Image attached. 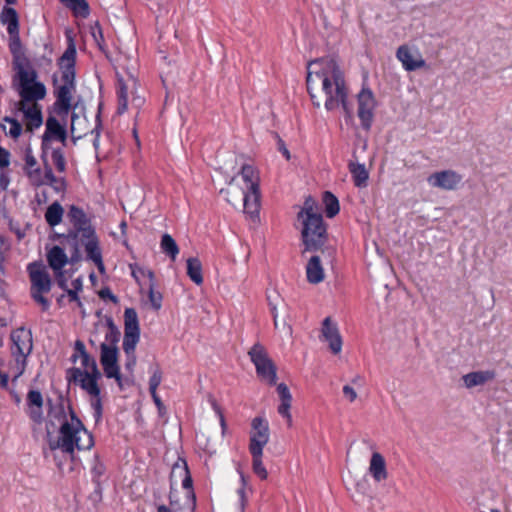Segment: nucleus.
<instances>
[{
  "label": "nucleus",
  "instance_id": "f257e3e1",
  "mask_svg": "<svg viewBox=\"0 0 512 512\" xmlns=\"http://www.w3.org/2000/svg\"><path fill=\"white\" fill-rule=\"evenodd\" d=\"M306 84L314 107L323 105L328 112L342 108L347 117L352 116L349 88L335 59L326 57L308 62Z\"/></svg>",
  "mask_w": 512,
  "mask_h": 512
},
{
  "label": "nucleus",
  "instance_id": "f03ea898",
  "mask_svg": "<svg viewBox=\"0 0 512 512\" xmlns=\"http://www.w3.org/2000/svg\"><path fill=\"white\" fill-rule=\"evenodd\" d=\"M50 417L59 422L57 437H51V451H60L71 461H75V451L90 450L94 446L92 434L85 428L73 409L62 404L51 408Z\"/></svg>",
  "mask_w": 512,
  "mask_h": 512
},
{
  "label": "nucleus",
  "instance_id": "7ed1b4c3",
  "mask_svg": "<svg viewBox=\"0 0 512 512\" xmlns=\"http://www.w3.org/2000/svg\"><path fill=\"white\" fill-rule=\"evenodd\" d=\"M76 47L72 40H70L65 52L58 60L60 70V79L54 77V111L59 116L65 119L71 108L73 94L76 91Z\"/></svg>",
  "mask_w": 512,
  "mask_h": 512
},
{
  "label": "nucleus",
  "instance_id": "20e7f679",
  "mask_svg": "<svg viewBox=\"0 0 512 512\" xmlns=\"http://www.w3.org/2000/svg\"><path fill=\"white\" fill-rule=\"evenodd\" d=\"M238 177L240 181L237 185L241 192L244 213L255 221L258 219L260 207L259 174L255 167L244 164L238 173Z\"/></svg>",
  "mask_w": 512,
  "mask_h": 512
},
{
  "label": "nucleus",
  "instance_id": "39448f33",
  "mask_svg": "<svg viewBox=\"0 0 512 512\" xmlns=\"http://www.w3.org/2000/svg\"><path fill=\"white\" fill-rule=\"evenodd\" d=\"M17 91L20 96L18 103H37L46 96V87L37 81V73L31 68L19 67L17 71Z\"/></svg>",
  "mask_w": 512,
  "mask_h": 512
},
{
  "label": "nucleus",
  "instance_id": "423d86ee",
  "mask_svg": "<svg viewBox=\"0 0 512 512\" xmlns=\"http://www.w3.org/2000/svg\"><path fill=\"white\" fill-rule=\"evenodd\" d=\"M27 271L31 282V297L42 306L44 311L50 307V301L43 296L51 290V277L46 267L41 262H32L28 264Z\"/></svg>",
  "mask_w": 512,
  "mask_h": 512
},
{
  "label": "nucleus",
  "instance_id": "0eeeda50",
  "mask_svg": "<svg viewBox=\"0 0 512 512\" xmlns=\"http://www.w3.org/2000/svg\"><path fill=\"white\" fill-rule=\"evenodd\" d=\"M70 379L78 383L92 398L90 401L95 421L98 422L102 417V403L100 398V388L97 380L100 378V372H83L80 368L69 370Z\"/></svg>",
  "mask_w": 512,
  "mask_h": 512
},
{
  "label": "nucleus",
  "instance_id": "6e6552de",
  "mask_svg": "<svg viewBox=\"0 0 512 512\" xmlns=\"http://www.w3.org/2000/svg\"><path fill=\"white\" fill-rule=\"evenodd\" d=\"M12 355L15 359L16 373L14 378H18L25 370L26 358L33 349L32 333L24 327L14 330L11 334Z\"/></svg>",
  "mask_w": 512,
  "mask_h": 512
},
{
  "label": "nucleus",
  "instance_id": "1a4fd4ad",
  "mask_svg": "<svg viewBox=\"0 0 512 512\" xmlns=\"http://www.w3.org/2000/svg\"><path fill=\"white\" fill-rule=\"evenodd\" d=\"M302 222V241L305 251L315 252L320 250L327 240L326 227L323 217H309Z\"/></svg>",
  "mask_w": 512,
  "mask_h": 512
},
{
  "label": "nucleus",
  "instance_id": "9d476101",
  "mask_svg": "<svg viewBox=\"0 0 512 512\" xmlns=\"http://www.w3.org/2000/svg\"><path fill=\"white\" fill-rule=\"evenodd\" d=\"M248 355L251 362L255 365L258 377L269 385L276 384V366L270 359L264 346L259 343L254 344L249 350Z\"/></svg>",
  "mask_w": 512,
  "mask_h": 512
},
{
  "label": "nucleus",
  "instance_id": "9b49d317",
  "mask_svg": "<svg viewBox=\"0 0 512 512\" xmlns=\"http://www.w3.org/2000/svg\"><path fill=\"white\" fill-rule=\"evenodd\" d=\"M139 339L140 328L137 312L133 308H126L124 311V338L122 344L126 355L135 353Z\"/></svg>",
  "mask_w": 512,
  "mask_h": 512
},
{
  "label": "nucleus",
  "instance_id": "f8f14e48",
  "mask_svg": "<svg viewBox=\"0 0 512 512\" xmlns=\"http://www.w3.org/2000/svg\"><path fill=\"white\" fill-rule=\"evenodd\" d=\"M357 102V115L360 119L361 126L363 129L368 131L372 126L374 110L376 107V100L373 92L369 88H362L357 95Z\"/></svg>",
  "mask_w": 512,
  "mask_h": 512
},
{
  "label": "nucleus",
  "instance_id": "ddd939ff",
  "mask_svg": "<svg viewBox=\"0 0 512 512\" xmlns=\"http://www.w3.org/2000/svg\"><path fill=\"white\" fill-rule=\"evenodd\" d=\"M100 362L107 378H114L122 386L120 369L118 366V348L108 344H101Z\"/></svg>",
  "mask_w": 512,
  "mask_h": 512
},
{
  "label": "nucleus",
  "instance_id": "4468645a",
  "mask_svg": "<svg viewBox=\"0 0 512 512\" xmlns=\"http://www.w3.org/2000/svg\"><path fill=\"white\" fill-rule=\"evenodd\" d=\"M67 217L74 227V231L71 232L69 236L72 235L74 239L85 235L92 236V233L95 231V229L92 227L90 219L83 209L76 205H71L69 207Z\"/></svg>",
  "mask_w": 512,
  "mask_h": 512
},
{
  "label": "nucleus",
  "instance_id": "2eb2a0df",
  "mask_svg": "<svg viewBox=\"0 0 512 512\" xmlns=\"http://www.w3.org/2000/svg\"><path fill=\"white\" fill-rule=\"evenodd\" d=\"M249 451L263 452V448L269 442V425L262 417H255L251 423Z\"/></svg>",
  "mask_w": 512,
  "mask_h": 512
},
{
  "label": "nucleus",
  "instance_id": "dca6fc26",
  "mask_svg": "<svg viewBox=\"0 0 512 512\" xmlns=\"http://www.w3.org/2000/svg\"><path fill=\"white\" fill-rule=\"evenodd\" d=\"M396 58L401 62L403 68L408 71H415L426 66V61L420 51L408 45H401L397 48Z\"/></svg>",
  "mask_w": 512,
  "mask_h": 512
},
{
  "label": "nucleus",
  "instance_id": "f3484780",
  "mask_svg": "<svg viewBox=\"0 0 512 512\" xmlns=\"http://www.w3.org/2000/svg\"><path fill=\"white\" fill-rule=\"evenodd\" d=\"M463 177L454 170H443L432 173L428 178V184L433 188L442 190H455L462 182Z\"/></svg>",
  "mask_w": 512,
  "mask_h": 512
},
{
  "label": "nucleus",
  "instance_id": "a211bd4d",
  "mask_svg": "<svg viewBox=\"0 0 512 512\" xmlns=\"http://www.w3.org/2000/svg\"><path fill=\"white\" fill-rule=\"evenodd\" d=\"M320 338L328 343L329 349L333 354H339L342 350V337L338 326L332 321L331 317H326L322 322Z\"/></svg>",
  "mask_w": 512,
  "mask_h": 512
},
{
  "label": "nucleus",
  "instance_id": "6ab92c4d",
  "mask_svg": "<svg viewBox=\"0 0 512 512\" xmlns=\"http://www.w3.org/2000/svg\"><path fill=\"white\" fill-rule=\"evenodd\" d=\"M67 139V131L65 126L59 122L53 116H49L45 123V132L42 136V149L44 152H47L49 148V143L52 140H58L65 144Z\"/></svg>",
  "mask_w": 512,
  "mask_h": 512
},
{
  "label": "nucleus",
  "instance_id": "aec40b11",
  "mask_svg": "<svg viewBox=\"0 0 512 512\" xmlns=\"http://www.w3.org/2000/svg\"><path fill=\"white\" fill-rule=\"evenodd\" d=\"M78 239L84 246L85 253H86V259L93 262L96 265L98 271L100 273H103L105 271V266L103 263L102 251L99 246V240L96 235V232L94 231L92 233V236L85 235Z\"/></svg>",
  "mask_w": 512,
  "mask_h": 512
},
{
  "label": "nucleus",
  "instance_id": "412c9836",
  "mask_svg": "<svg viewBox=\"0 0 512 512\" xmlns=\"http://www.w3.org/2000/svg\"><path fill=\"white\" fill-rule=\"evenodd\" d=\"M23 171L32 186H43L42 176L44 171L38 166L37 159L33 155L31 148L25 150Z\"/></svg>",
  "mask_w": 512,
  "mask_h": 512
},
{
  "label": "nucleus",
  "instance_id": "4be33fe9",
  "mask_svg": "<svg viewBox=\"0 0 512 512\" xmlns=\"http://www.w3.org/2000/svg\"><path fill=\"white\" fill-rule=\"evenodd\" d=\"M17 109L23 114L27 130L33 131L42 125V111L38 103H17Z\"/></svg>",
  "mask_w": 512,
  "mask_h": 512
},
{
  "label": "nucleus",
  "instance_id": "5701e85b",
  "mask_svg": "<svg viewBox=\"0 0 512 512\" xmlns=\"http://www.w3.org/2000/svg\"><path fill=\"white\" fill-rule=\"evenodd\" d=\"M27 413L35 423L43 420V397L40 391L30 390L27 394Z\"/></svg>",
  "mask_w": 512,
  "mask_h": 512
},
{
  "label": "nucleus",
  "instance_id": "b1692460",
  "mask_svg": "<svg viewBox=\"0 0 512 512\" xmlns=\"http://www.w3.org/2000/svg\"><path fill=\"white\" fill-rule=\"evenodd\" d=\"M277 392L280 397V405L278 407V413L286 419L287 425L289 427L292 426V415L290 413L291 403H292V395L288 386L284 383H280L277 385Z\"/></svg>",
  "mask_w": 512,
  "mask_h": 512
},
{
  "label": "nucleus",
  "instance_id": "393cba45",
  "mask_svg": "<svg viewBox=\"0 0 512 512\" xmlns=\"http://www.w3.org/2000/svg\"><path fill=\"white\" fill-rule=\"evenodd\" d=\"M171 512H194L196 507V496L194 491H188L183 502L176 498L175 492L171 489L169 494Z\"/></svg>",
  "mask_w": 512,
  "mask_h": 512
},
{
  "label": "nucleus",
  "instance_id": "a878e982",
  "mask_svg": "<svg viewBox=\"0 0 512 512\" xmlns=\"http://www.w3.org/2000/svg\"><path fill=\"white\" fill-rule=\"evenodd\" d=\"M171 512H194L196 507V496L194 491H188L183 502L176 498L175 492L171 489L169 494Z\"/></svg>",
  "mask_w": 512,
  "mask_h": 512
},
{
  "label": "nucleus",
  "instance_id": "bb28decb",
  "mask_svg": "<svg viewBox=\"0 0 512 512\" xmlns=\"http://www.w3.org/2000/svg\"><path fill=\"white\" fill-rule=\"evenodd\" d=\"M74 349L75 353L72 355L71 359L73 362H76L78 358L81 360V365L84 368L83 372H99L95 359L91 358L86 352L85 345L82 341L77 340Z\"/></svg>",
  "mask_w": 512,
  "mask_h": 512
},
{
  "label": "nucleus",
  "instance_id": "cd10ccee",
  "mask_svg": "<svg viewBox=\"0 0 512 512\" xmlns=\"http://www.w3.org/2000/svg\"><path fill=\"white\" fill-rule=\"evenodd\" d=\"M369 473L376 482L384 481L388 477L385 459L379 452H374L371 456Z\"/></svg>",
  "mask_w": 512,
  "mask_h": 512
},
{
  "label": "nucleus",
  "instance_id": "c85d7f7f",
  "mask_svg": "<svg viewBox=\"0 0 512 512\" xmlns=\"http://www.w3.org/2000/svg\"><path fill=\"white\" fill-rule=\"evenodd\" d=\"M177 477L182 478V487L186 490V494L188 491H193V481L188 469V465L186 461L181 458H179L173 465L171 471V480Z\"/></svg>",
  "mask_w": 512,
  "mask_h": 512
},
{
  "label": "nucleus",
  "instance_id": "c756f323",
  "mask_svg": "<svg viewBox=\"0 0 512 512\" xmlns=\"http://www.w3.org/2000/svg\"><path fill=\"white\" fill-rule=\"evenodd\" d=\"M307 280L311 284H318L324 280V269L320 257L313 255L306 265Z\"/></svg>",
  "mask_w": 512,
  "mask_h": 512
},
{
  "label": "nucleus",
  "instance_id": "7c9ffc66",
  "mask_svg": "<svg viewBox=\"0 0 512 512\" xmlns=\"http://www.w3.org/2000/svg\"><path fill=\"white\" fill-rule=\"evenodd\" d=\"M47 262L54 272L62 271L68 262V257L60 246H53L47 252Z\"/></svg>",
  "mask_w": 512,
  "mask_h": 512
},
{
  "label": "nucleus",
  "instance_id": "2f4dec72",
  "mask_svg": "<svg viewBox=\"0 0 512 512\" xmlns=\"http://www.w3.org/2000/svg\"><path fill=\"white\" fill-rule=\"evenodd\" d=\"M495 378L494 371L486 370V371H475L465 374L462 377L464 385L467 388H473L475 386L483 385L486 382Z\"/></svg>",
  "mask_w": 512,
  "mask_h": 512
},
{
  "label": "nucleus",
  "instance_id": "473e14b6",
  "mask_svg": "<svg viewBox=\"0 0 512 512\" xmlns=\"http://www.w3.org/2000/svg\"><path fill=\"white\" fill-rule=\"evenodd\" d=\"M354 185L358 188L366 187L369 173L364 164L350 162L348 165Z\"/></svg>",
  "mask_w": 512,
  "mask_h": 512
},
{
  "label": "nucleus",
  "instance_id": "72a5a7b5",
  "mask_svg": "<svg viewBox=\"0 0 512 512\" xmlns=\"http://www.w3.org/2000/svg\"><path fill=\"white\" fill-rule=\"evenodd\" d=\"M0 22L6 25L8 33H15L19 30V17L12 7H4L0 13Z\"/></svg>",
  "mask_w": 512,
  "mask_h": 512
},
{
  "label": "nucleus",
  "instance_id": "f704fd0d",
  "mask_svg": "<svg viewBox=\"0 0 512 512\" xmlns=\"http://www.w3.org/2000/svg\"><path fill=\"white\" fill-rule=\"evenodd\" d=\"M43 185L51 186L56 192H62L65 190L66 182L64 178L56 177L53 173L51 166L45 162L44 174L42 176Z\"/></svg>",
  "mask_w": 512,
  "mask_h": 512
},
{
  "label": "nucleus",
  "instance_id": "c9c22d12",
  "mask_svg": "<svg viewBox=\"0 0 512 512\" xmlns=\"http://www.w3.org/2000/svg\"><path fill=\"white\" fill-rule=\"evenodd\" d=\"M64 209L57 201L50 204L45 212V220L50 227L59 225L62 221Z\"/></svg>",
  "mask_w": 512,
  "mask_h": 512
},
{
  "label": "nucleus",
  "instance_id": "e433bc0d",
  "mask_svg": "<svg viewBox=\"0 0 512 512\" xmlns=\"http://www.w3.org/2000/svg\"><path fill=\"white\" fill-rule=\"evenodd\" d=\"M187 275L196 285L203 283L202 264L198 258L187 259Z\"/></svg>",
  "mask_w": 512,
  "mask_h": 512
},
{
  "label": "nucleus",
  "instance_id": "4c0bfd02",
  "mask_svg": "<svg viewBox=\"0 0 512 512\" xmlns=\"http://www.w3.org/2000/svg\"><path fill=\"white\" fill-rule=\"evenodd\" d=\"M160 248L161 251L168 257H170L172 261H174L177 258V255L179 254V247L176 241L168 233L162 235Z\"/></svg>",
  "mask_w": 512,
  "mask_h": 512
},
{
  "label": "nucleus",
  "instance_id": "58836bf2",
  "mask_svg": "<svg viewBox=\"0 0 512 512\" xmlns=\"http://www.w3.org/2000/svg\"><path fill=\"white\" fill-rule=\"evenodd\" d=\"M2 130L5 134L13 139H18L22 134V125L15 118L6 116L1 124Z\"/></svg>",
  "mask_w": 512,
  "mask_h": 512
},
{
  "label": "nucleus",
  "instance_id": "ea45409f",
  "mask_svg": "<svg viewBox=\"0 0 512 512\" xmlns=\"http://www.w3.org/2000/svg\"><path fill=\"white\" fill-rule=\"evenodd\" d=\"M322 216L318 210V204L314 198L311 196L307 197L304 201V205L301 211L298 213V219L303 221L307 220L309 217H319Z\"/></svg>",
  "mask_w": 512,
  "mask_h": 512
},
{
  "label": "nucleus",
  "instance_id": "a19ab883",
  "mask_svg": "<svg viewBox=\"0 0 512 512\" xmlns=\"http://www.w3.org/2000/svg\"><path fill=\"white\" fill-rule=\"evenodd\" d=\"M106 326L107 331L105 333V341L102 344H108L111 347H117V343L120 340V330L114 324V321L111 317L106 318Z\"/></svg>",
  "mask_w": 512,
  "mask_h": 512
},
{
  "label": "nucleus",
  "instance_id": "79ce46f5",
  "mask_svg": "<svg viewBox=\"0 0 512 512\" xmlns=\"http://www.w3.org/2000/svg\"><path fill=\"white\" fill-rule=\"evenodd\" d=\"M252 456V470L257 477L261 480H266L268 472L263 464L262 457L263 452L260 451H249Z\"/></svg>",
  "mask_w": 512,
  "mask_h": 512
},
{
  "label": "nucleus",
  "instance_id": "37998d69",
  "mask_svg": "<svg viewBox=\"0 0 512 512\" xmlns=\"http://www.w3.org/2000/svg\"><path fill=\"white\" fill-rule=\"evenodd\" d=\"M323 203L325 205V213L328 218H333L339 213V201L331 192L326 191L323 194Z\"/></svg>",
  "mask_w": 512,
  "mask_h": 512
},
{
  "label": "nucleus",
  "instance_id": "c03bdc74",
  "mask_svg": "<svg viewBox=\"0 0 512 512\" xmlns=\"http://www.w3.org/2000/svg\"><path fill=\"white\" fill-rule=\"evenodd\" d=\"M69 7L76 16L87 17L89 15V6L86 0H61Z\"/></svg>",
  "mask_w": 512,
  "mask_h": 512
},
{
  "label": "nucleus",
  "instance_id": "a18cd8bd",
  "mask_svg": "<svg viewBox=\"0 0 512 512\" xmlns=\"http://www.w3.org/2000/svg\"><path fill=\"white\" fill-rule=\"evenodd\" d=\"M117 96H118L117 112H118V114H123L127 110V107H128V93H127V87L122 79H119V81H118Z\"/></svg>",
  "mask_w": 512,
  "mask_h": 512
},
{
  "label": "nucleus",
  "instance_id": "49530a36",
  "mask_svg": "<svg viewBox=\"0 0 512 512\" xmlns=\"http://www.w3.org/2000/svg\"><path fill=\"white\" fill-rule=\"evenodd\" d=\"M148 276L150 278V284L148 289V297L149 301L151 303V306L155 310H159L162 306V295L160 292L155 291L154 289V274L153 272L149 271Z\"/></svg>",
  "mask_w": 512,
  "mask_h": 512
},
{
  "label": "nucleus",
  "instance_id": "de8ad7c7",
  "mask_svg": "<svg viewBox=\"0 0 512 512\" xmlns=\"http://www.w3.org/2000/svg\"><path fill=\"white\" fill-rule=\"evenodd\" d=\"M51 158L56 170L64 173L66 170V160L63 151L59 148L52 149Z\"/></svg>",
  "mask_w": 512,
  "mask_h": 512
},
{
  "label": "nucleus",
  "instance_id": "09e8293b",
  "mask_svg": "<svg viewBox=\"0 0 512 512\" xmlns=\"http://www.w3.org/2000/svg\"><path fill=\"white\" fill-rule=\"evenodd\" d=\"M162 381V372L160 368L155 367L151 369V376L149 379V392L151 395L157 394V388L161 384Z\"/></svg>",
  "mask_w": 512,
  "mask_h": 512
},
{
  "label": "nucleus",
  "instance_id": "8fccbe9b",
  "mask_svg": "<svg viewBox=\"0 0 512 512\" xmlns=\"http://www.w3.org/2000/svg\"><path fill=\"white\" fill-rule=\"evenodd\" d=\"M9 34V49L14 57H19L22 52L19 30Z\"/></svg>",
  "mask_w": 512,
  "mask_h": 512
},
{
  "label": "nucleus",
  "instance_id": "3c124183",
  "mask_svg": "<svg viewBox=\"0 0 512 512\" xmlns=\"http://www.w3.org/2000/svg\"><path fill=\"white\" fill-rule=\"evenodd\" d=\"M240 479H241V483H242V486L237 490V494H238V497H239V505H240V509L241 511L244 510V507H245V504H246V493H245V486H246V481H245V477L243 474L240 475Z\"/></svg>",
  "mask_w": 512,
  "mask_h": 512
},
{
  "label": "nucleus",
  "instance_id": "603ef678",
  "mask_svg": "<svg viewBox=\"0 0 512 512\" xmlns=\"http://www.w3.org/2000/svg\"><path fill=\"white\" fill-rule=\"evenodd\" d=\"M267 299H268V304H269V307H270V311H271L272 316H273V320H276V318H278L277 300L279 299V295L276 292H274L273 294H269L267 296Z\"/></svg>",
  "mask_w": 512,
  "mask_h": 512
},
{
  "label": "nucleus",
  "instance_id": "864d4df0",
  "mask_svg": "<svg viewBox=\"0 0 512 512\" xmlns=\"http://www.w3.org/2000/svg\"><path fill=\"white\" fill-rule=\"evenodd\" d=\"M105 467L102 463H100L97 459L95 460V464L91 469V473L93 475L94 481H98V479L104 474Z\"/></svg>",
  "mask_w": 512,
  "mask_h": 512
},
{
  "label": "nucleus",
  "instance_id": "5fc2aeb1",
  "mask_svg": "<svg viewBox=\"0 0 512 512\" xmlns=\"http://www.w3.org/2000/svg\"><path fill=\"white\" fill-rule=\"evenodd\" d=\"M151 397H152L153 402L155 403V405L157 407L159 416L161 418L165 417L166 414H167V410H166V407L163 404L162 400L160 399L159 395L155 394V395H151Z\"/></svg>",
  "mask_w": 512,
  "mask_h": 512
},
{
  "label": "nucleus",
  "instance_id": "6e6d98bb",
  "mask_svg": "<svg viewBox=\"0 0 512 512\" xmlns=\"http://www.w3.org/2000/svg\"><path fill=\"white\" fill-rule=\"evenodd\" d=\"M10 164V153L0 147V167L3 169V168H7Z\"/></svg>",
  "mask_w": 512,
  "mask_h": 512
},
{
  "label": "nucleus",
  "instance_id": "4d7b16f0",
  "mask_svg": "<svg viewBox=\"0 0 512 512\" xmlns=\"http://www.w3.org/2000/svg\"><path fill=\"white\" fill-rule=\"evenodd\" d=\"M342 391L344 396L349 400V402H353L356 400L357 392L351 386L344 385Z\"/></svg>",
  "mask_w": 512,
  "mask_h": 512
},
{
  "label": "nucleus",
  "instance_id": "13d9d810",
  "mask_svg": "<svg viewBox=\"0 0 512 512\" xmlns=\"http://www.w3.org/2000/svg\"><path fill=\"white\" fill-rule=\"evenodd\" d=\"M10 184V175L7 170H3L0 173V188L6 190Z\"/></svg>",
  "mask_w": 512,
  "mask_h": 512
},
{
  "label": "nucleus",
  "instance_id": "bf43d9fd",
  "mask_svg": "<svg viewBox=\"0 0 512 512\" xmlns=\"http://www.w3.org/2000/svg\"><path fill=\"white\" fill-rule=\"evenodd\" d=\"M55 275H56V278H57V284L58 286L67 291L68 287H67V280L66 278L64 277V274H63V271H58V272H55Z\"/></svg>",
  "mask_w": 512,
  "mask_h": 512
},
{
  "label": "nucleus",
  "instance_id": "052dcab7",
  "mask_svg": "<svg viewBox=\"0 0 512 512\" xmlns=\"http://www.w3.org/2000/svg\"><path fill=\"white\" fill-rule=\"evenodd\" d=\"M66 293L71 302H76L78 304V306L82 305L80 298L78 296V292L76 290L67 289Z\"/></svg>",
  "mask_w": 512,
  "mask_h": 512
},
{
  "label": "nucleus",
  "instance_id": "680f3d73",
  "mask_svg": "<svg viewBox=\"0 0 512 512\" xmlns=\"http://www.w3.org/2000/svg\"><path fill=\"white\" fill-rule=\"evenodd\" d=\"M99 295L103 299L108 298V299H110L114 303L117 302V297L109 289H102L100 291Z\"/></svg>",
  "mask_w": 512,
  "mask_h": 512
},
{
  "label": "nucleus",
  "instance_id": "e2e57ef3",
  "mask_svg": "<svg viewBox=\"0 0 512 512\" xmlns=\"http://www.w3.org/2000/svg\"><path fill=\"white\" fill-rule=\"evenodd\" d=\"M135 364H136L135 353H133L131 355H127L126 368L129 369V370H132L133 367L135 366Z\"/></svg>",
  "mask_w": 512,
  "mask_h": 512
},
{
  "label": "nucleus",
  "instance_id": "0e129e2a",
  "mask_svg": "<svg viewBox=\"0 0 512 512\" xmlns=\"http://www.w3.org/2000/svg\"><path fill=\"white\" fill-rule=\"evenodd\" d=\"M278 145H279V150L282 152L284 157L287 160H289L290 159V152H289V150L287 149V147L285 146L284 142L281 139H279Z\"/></svg>",
  "mask_w": 512,
  "mask_h": 512
},
{
  "label": "nucleus",
  "instance_id": "69168bd1",
  "mask_svg": "<svg viewBox=\"0 0 512 512\" xmlns=\"http://www.w3.org/2000/svg\"><path fill=\"white\" fill-rule=\"evenodd\" d=\"M79 120V117L75 114V113H72L71 115V133L75 136L76 135V123L77 121Z\"/></svg>",
  "mask_w": 512,
  "mask_h": 512
},
{
  "label": "nucleus",
  "instance_id": "338daca9",
  "mask_svg": "<svg viewBox=\"0 0 512 512\" xmlns=\"http://www.w3.org/2000/svg\"><path fill=\"white\" fill-rule=\"evenodd\" d=\"M72 290H76L77 292L82 290V279L76 278L72 281Z\"/></svg>",
  "mask_w": 512,
  "mask_h": 512
},
{
  "label": "nucleus",
  "instance_id": "774afa93",
  "mask_svg": "<svg viewBox=\"0 0 512 512\" xmlns=\"http://www.w3.org/2000/svg\"><path fill=\"white\" fill-rule=\"evenodd\" d=\"M157 512H171V510L165 505H159L157 508Z\"/></svg>",
  "mask_w": 512,
  "mask_h": 512
}]
</instances>
